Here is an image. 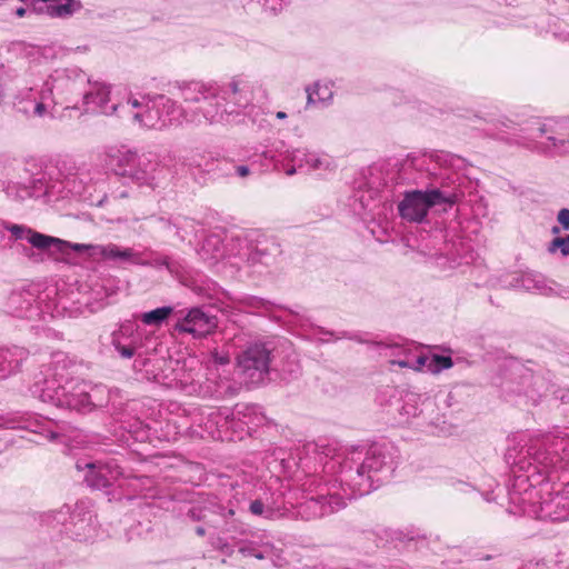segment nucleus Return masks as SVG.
Returning a JSON list of instances; mask_svg holds the SVG:
<instances>
[{
  "label": "nucleus",
  "instance_id": "f257e3e1",
  "mask_svg": "<svg viewBox=\"0 0 569 569\" xmlns=\"http://www.w3.org/2000/svg\"><path fill=\"white\" fill-rule=\"evenodd\" d=\"M512 481L508 486V512L533 519L569 520V482L559 491L538 489L569 466V433L562 430L536 435L525 447L508 448L505 455Z\"/></svg>",
  "mask_w": 569,
  "mask_h": 569
},
{
  "label": "nucleus",
  "instance_id": "f03ea898",
  "mask_svg": "<svg viewBox=\"0 0 569 569\" xmlns=\"http://www.w3.org/2000/svg\"><path fill=\"white\" fill-rule=\"evenodd\" d=\"M71 362L63 352H56L43 371V378L31 388L34 397L60 409L90 412L94 405L87 385L70 377Z\"/></svg>",
  "mask_w": 569,
  "mask_h": 569
},
{
  "label": "nucleus",
  "instance_id": "7ed1b4c3",
  "mask_svg": "<svg viewBox=\"0 0 569 569\" xmlns=\"http://www.w3.org/2000/svg\"><path fill=\"white\" fill-rule=\"evenodd\" d=\"M221 97H204L196 107L184 109L186 122L190 123H224L251 104L253 92L251 83L243 77H233L221 84Z\"/></svg>",
  "mask_w": 569,
  "mask_h": 569
},
{
  "label": "nucleus",
  "instance_id": "20e7f679",
  "mask_svg": "<svg viewBox=\"0 0 569 569\" xmlns=\"http://www.w3.org/2000/svg\"><path fill=\"white\" fill-rule=\"evenodd\" d=\"M90 78L79 68L56 70L44 81L39 97L32 103V113L44 117L54 104H66V109H80L78 101L87 89Z\"/></svg>",
  "mask_w": 569,
  "mask_h": 569
},
{
  "label": "nucleus",
  "instance_id": "39448f33",
  "mask_svg": "<svg viewBox=\"0 0 569 569\" xmlns=\"http://www.w3.org/2000/svg\"><path fill=\"white\" fill-rule=\"evenodd\" d=\"M341 486L338 480L323 482L317 476L308 478L302 483V488L310 493L315 492V495L299 503L297 508L298 516L303 520H313L342 509L346 501L338 490Z\"/></svg>",
  "mask_w": 569,
  "mask_h": 569
},
{
  "label": "nucleus",
  "instance_id": "423d86ee",
  "mask_svg": "<svg viewBox=\"0 0 569 569\" xmlns=\"http://www.w3.org/2000/svg\"><path fill=\"white\" fill-rule=\"evenodd\" d=\"M517 143L531 146L550 154H569V119H533L522 130Z\"/></svg>",
  "mask_w": 569,
  "mask_h": 569
},
{
  "label": "nucleus",
  "instance_id": "0eeeda50",
  "mask_svg": "<svg viewBox=\"0 0 569 569\" xmlns=\"http://www.w3.org/2000/svg\"><path fill=\"white\" fill-rule=\"evenodd\" d=\"M465 196L463 190L453 187L447 189H428L426 191L415 190L406 192L398 204L400 217L409 222H422L430 208L446 204L451 208Z\"/></svg>",
  "mask_w": 569,
  "mask_h": 569
},
{
  "label": "nucleus",
  "instance_id": "6e6552de",
  "mask_svg": "<svg viewBox=\"0 0 569 569\" xmlns=\"http://www.w3.org/2000/svg\"><path fill=\"white\" fill-rule=\"evenodd\" d=\"M132 118L143 127L161 130L169 126L181 124L186 121V112L174 100L159 94L149 98L146 110L133 112Z\"/></svg>",
  "mask_w": 569,
  "mask_h": 569
},
{
  "label": "nucleus",
  "instance_id": "1a4fd4ad",
  "mask_svg": "<svg viewBox=\"0 0 569 569\" xmlns=\"http://www.w3.org/2000/svg\"><path fill=\"white\" fill-rule=\"evenodd\" d=\"M387 466L385 450L381 447H371L361 465L356 469L355 477L350 475L351 495L349 499L357 496L370 493L375 488V482L380 481L376 475Z\"/></svg>",
  "mask_w": 569,
  "mask_h": 569
},
{
  "label": "nucleus",
  "instance_id": "9d476101",
  "mask_svg": "<svg viewBox=\"0 0 569 569\" xmlns=\"http://www.w3.org/2000/svg\"><path fill=\"white\" fill-rule=\"evenodd\" d=\"M81 106L87 113L103 116H119V108L123 107L122 101L111 97L109 84L91 80L82 94Z\"/></svg>",
  "mask_w": 569,
  "mask_h": 569
},
{
  "label": "nucleus",
  "instance_id": "9b49d317",
  "mask_svg": "<svg viewBox=\"0 0 569 569\" xmlns=\"http://www.w3.org/2000/svg\"><path fill=\"white\" fill-rule=\"evenodd\" d=\"M68 248H71L74 252H86L88 257L94 260L102 259L113 262L147 264L144 261H142L140 252L134 251L132 248H121L114 243L87 244L69 242Z\"/></svg>",
  "mask_w": 569,
  "mask_h": 569
},
{
  "label": "nucleus",
  "instance_id": "f8f14e48",
  "mask_svg": "<svg viewBox=\"0 0 569 569\" xmlns=\"http://www.w3.org/2000/svg\"><path fill=\"white\" fill-rule=\"evenodd\" d=\"M76 467L79 471L87 470L84 481L92 489H108L121 477H124L123 469L114 459L83 465L78 461Z\"/></svg>",
  "mask_w": 569,
  "mask_h": 569
},
{
  "label": "nucleus",
  "instance_id": "ddd939ff",
  "mask_svg": "<svg viewBox=\"0 0 569 569\" xmlns=\"http://www.w3.org/2000/svg\"><path fill=\"white\" fill-rule=\"evenodd\" d=\"M238 366L252 383L263 381L270 367V350L264 343H252L238 356Z\"/></svg>",
  "mask_w": 569,
  "mask_h": 569
},
{
  "label": "nucleus",
  "instance_id": "4468645a",
  "mask_svg": "<svg viewBox=\"0 0 569 569\" xmlns=\"http://www.w3.org/2000/svg\"><path fill=\"white\" fill-rule=\"evenodd\" d=\"M216 316L210 315L203 308H191L176 325V330L191 335L193 338H203L212 333L217 328Z\"/></svg>",
  "mask_w": 569,
  "mask_h": 569
},
{
  "label": "nucleus",
  "instance_id": "2eb2a0df",
  "mask_svg": "<svg viewBox=\"0 0 569 569\" xmlns=\"http://www.w3.org/2000/svg\"><path fill=\"white\" fill-rule=\"evenodd\" d=\"M179 96L186 103L184 109L196 107L204 97H221L228 99L227 96L221 94V84L217 82H204L200 80L177 82Z\"/></svg>",
  "mask_w": 569,
  "mask_h": 569
},
{
  "label": "nucleus",
  "instance_id": "dca6fc26",
  "mask_svg": "<svg viewBox=\"0 0 569 569\" xmlns=\"http://www.w3.org/2000/svg\"><path fill=\"white\" fill-rule=\"evenodd\" d=\"M57 168L62 178L61 184L66 196H81L86 191L89 178L86 170L77 167L71 160L59 161Z\"/></svg>",
  "mask_w": 569,
  "mask_h": 569
},
{
  "label": "nucleus",
  "instance_id": "f3484780",
  "mask_svg": "<svg viewBox=\"0 0 569 569\" xmlns=\"http://www.w3.org/2000/svg\"><path fill=\"white\" fill-rule=\"evenodd\" d=\"M4 228L9 230L16 239H26L32 247L40 250L54 247L58 251H64L69 244L68 241L37 232L26 226L4 224Z\"/></svg>",
  "mask_w": 569,
  "mask_h": 569
},
{
  "label": "nucleus",
  "instance_id": "a211bd4d",
  "mask_svg": "<svg viewBox=\"0 0 569 569\" xmlns=\"http://www.w3.org/2000/svg\"><path fill=\"white\" fill-rule=\"evenodd\" d=\"M290 158L293 164L286 170L288 176H292L297 170L321 171L331 170L332 167V161L329 156H320L307 149H295Z\"/></svg>",
  "mask_w": 569,
  "mask_h": 569
},
{
  "label": "nucleus",
  "instance_id": "6ab92c4d",
  "mask_svg": "<svg viewBox=\"0 0 569 569\" xmlns=\"http://www.w3.org/2000/svg\"><path fill=\"white\" fill-rule=\"evenodd\" d=\"M111 345L123 359H131L139 347L137 326L131 321L122 322L111 335Z\"/></svg>",
  "mask_w": 569,
  "mask_h": 569
},
{
  "label": "nucleus",
  "instance_id": "aec40b11",
  "mask_svg": "<svg viewBox=\"0 0 569 569\" xmlns=\"http://www.w3.org/2000/svg\"><path fill=\"white\" fill-rule=\"evenodd\" d=\"M138 161V153L126 148L111 147L104 152L103 164L118 176L127 177L131 166Z\"/></svg>",
  "mask_w": 569,
  "mask_h": 569
},
{
  "label": "nucleus",
  "instance_id": "412c9836",
  "mask_svg": "<svg viewBox=\"0 0 569 569\" xmlns=\"http://www.w3.org/2000/svg\"><path fill=\"white\" fill-rule=\"evenodd\" d=\"M93 518L94 516L90 510L77 507L70 515V521L66 525V530L79 541L88 540L94 533Z\"/></svg>",
  "mask_w": 569,
  "mask_h": 569
},
{
  "label": "nucleus",
  "instance_id": "4be33fe9",
  "mask_svg": "<svg viewBox=\"0 0 569 569\" xmlns=\"http://www.w3.org/2000/svg\"><path fill=\"white\" fill-rule=\"evenodd\" d=\"M158 163L150 160L146 156H138V161L131 166V172H128V178L134 181L139 186H148L156 188V168Z\"/></svg>",
  "mask_w": 569,
  "mask_h": 569
},
{
  "label": "nucleus",
  "instance_id": "5701e85b",
  "mask_svg": "<svg viewBox=\"0 0 569 569\" xmlns=\"http://www.w3.org/2000/svg\"><path fill=\"white\" fill-rule=\"evenodd\" d=\"M34 298L30 291H13L7 300V310L18 318H31Z\"/></svg>",
  "mask_w": 569,
  "mask_h": 569
},
{
  "label": "nucleus",
  "instance_id": "b1692460",
  "mask_svg": "<svg viewBox=\"0 0 569 569\" xmlns=\"http://www.w3.org/2000/svg\"><path fill=\"white\" fill-rule=\"evenodd\" d=\"M27 350L20 347H12L0 350V378H7L14 373L23 359L27 358Z\"/></svg>",
  "mask_w": 569,
  "mask_h": 569
},
{
  "label": "nucleus",
  "instance_id": "393cba45",
  "mask_svg": "<svg viewBox=\"0 0 569 569\" xmlns=\"http://www.w3.org/2000/svg\"><path fill=\"white\" fill-rule=\"evenodd\" d=\"M432 402L429 399L422 400L417 393H407L403 398V403L400 408L401 422L408 423L412 418L418 417L423 408L431 407Z\"/></svg>",
  "mask_w": 569,
  "mask_h": 569
},
{
  "label": "nucleus",
  "instance_id": "a878e982",
  "mask_svg": "<svg viewBox=\"0 0 569 569\" xmlns=\"http://www.w3.org/2000/svg\"><path fill=\"white\" fill-rule=\"evenodd\" d=\"M159 222L162 224L163 228L169 229L173 227L176 230V236L181 240H184L189 236L197 233V221L188 217H178L173 222L164 218H159Z\"/></svg>",
  "mask_w": 569,
  "mask_h": 569
},
{
  "label": "nucleus",
  "instance_id": "bb28decb",
  "mask_svg": "<svg viewBox=\"0 0 569 569\" xmlns=\"http://www.w3.org/2000/svg\"><path fill=\"white\" fill-rule=\"evenodd\" d=\"M237 547L243 557H253L259 560L268 558L273 550L270 543H258L251 540H240L237 542Z\"/></svg>",
  "mask_w": 569,
  "mask_h": 569
},
{
  "label": "nucleus",
  "instance_id": "cd10ccee",
  "mask_svg": "<svg viewBox=\"0 0 569 569\" xmlns=\"http://www.w3.org/2000/svg\"><path fill=\"white\" fill-rule=\"evenodd\" d=\"M418 369L422 367H427L430 372L438 373L445 369H449L453 366V361L448 356L442 355H432L428 356H419L417 358Z\"/></svg>",
  "mask_w": 569,
  "mask_h": 569
},
{
  "label": "nucleus",
  "instance_id": "c85d7f7f",
  "mask_svg": "<svg viewBox=\"0 0 569 569\" xmlns=\"http://www.w3.org/2000/svg\"><path fill=\"white\" fill-rule=\"evenodd\" d=\"M173 312V308L170 306H163L151 311L143 312L139 316L141 322L146 326L158 327L163 323L169 316Z\"/></svg>",
  "mask_w": 569,
  "mask_h": 569
},
{
  "label": "nucleus",
  "instance_id": "c756f323",
  "mask_svg": "<svg viewBox=\"0 0 569 569\" xmlns=\"http://www.w3.org/2000/svg\"><path fill=\"white\" fill-rule=\"evenodd\" d=\"M333 92L329 84L316 82L312 88H307L308 104L326 103L332 99Z\"/></svg>",
  "mask_w": 569,
  "mask_h": 569
},
{
  "label": "nucleus",
  "instance_id": "7c9ffc66",
  "mask_svg": "<svg viewBox=\"0 0 569 569\" xmlns=\"http://www.w3.org/2000/svg\"><path fill=\"white\" fill-rule=\"evenodd\" d=\"M518 283L521 288L527 291L536 290L540 293H546L547 286L545 283V279L541 274L526 272L519 279Z\"/></svg>",
  "mask_w": 569,
  "mask_h": 569
},
{
  "label": "nucleus",
  "instance_id": "2f4dec72",
  "mask_svg": "<svg viewBox=\"0 0 569 569\" xmlns=\"http://www.w3.org/2000/svg\"><path fill=\"white\" fill-rule=\"evenodd\" d=\"M257 410H258L257 406L246 405V406H242L241 409L237 410V415L238 416L242 415V417L244 419H247V420H244L246 425H250V423L259 425L263 420V417H262V415L258 413Z\"/></svg>",
  "mask_w": 569,
  "mask_h": 569
},
{
  "label": "nucleus",
  "instance_id": "473e14b6",
  "mask_svg": "<svg viewBox=\"0 0 569 569\" xmlns=\"http://www.w3.org/2000/svg\"><path fill=\"white\" fill-rule=\"evenodd\" d=\"M560 250L562 256H569V234L566 237H556L548 246V252L555 253Z\"/></svg>",
  "mask_w": 569,
  "mask_h": 569
},
{
  "label": "nucleus",
  "instance_id": "72a5a7b5",
  "mask_svg": "<svg viewBox=\"0 0 569 569\" xmlns=\"http://www.w3.org/2000/svg\"><path fill=\"white\" fill-rule=\"evenodd\" d=\"M249 510L254 516H262L268 519L274 515V510L272 508L266 507L264 503L259 499L251 501Z\"/></svg>",
  "mask_w": 569,
  "mask_h": 569
},
{
  "label": "nucleus",
  "instance_id": "f704fd0d",
  "mask_svg": "<svg viewBox=\"0 0 569 569\" xmlns=\"http://www.w3.org/2000/svg\"><path fill=\"white\" fill-rule=\"evenodd\" d=\"M262 4L264 11H269L272 14L281 11L288 3L289 0H256Z\"/></svg>",
  "mask_w": 569,
  "mask_h": 569
},
{
  "label": "nucleus",
  "instance_id": "c9c22d12",
  "mask_svg": "<svg viewBox=\"0 0 569 569\" xmlns=\"http://www.w3.org/2000/svg\"><path fill=\"white\" fill-rule=\"evenodd\" d=\"M220 244L221 243H220V240L218 237H214V236L208 237L204 240L201 250H202V252H207V251H209L210 248H213V254L211 258L218 259V258L222 257V251L220 249Z\"/></svg>",
  "mask_w": 569,
  "mask_h": 569
},
{
  "label": "nucleus",
  "instance_id": "e433bc0d",
  "mask_svg": "<svg viewBox=\"0 0 569 569\" xmlns=\"http://www.w3.org/2000/svg\"><path fill=\"white\" fill-rule=\"evenodd\" d=\"M241 302L243 306L254 310H268L270 305L264 299L258 297H247L242 299Z\"/></svg>",
  "mask_w": 569,
  "mask_h": 569
},
{
  "label": "nucleus",
  "instance_id": "4c0bfd02",
  "mask_svg": "<svg viewBox=\"0 0 569 569\" xmlns=\"http://www.w3.org/2000/svg\"><path fill=\"white\" fill-rule=\"evenodd\" d=\"M146 103L147 101L144 102L132 97V96H129L126 100V103L122 102V108H119V111L118 113H128L127 110L129 109V107L133 108V109H139L140 112H143L146 110Z\"/></svg>",
  "mask_w": 569,
  "mask_h": 569
},
{
  "label": "nucleus",
  "instance_id": "58836bf2",
  "mask_svg": "<svg viewBox=\"0 0 569 569\" xmlns=\"http://www.w3.org/2000/svg\"><path fill=\"white\" fill-rule=\"evenodd\" d=\"M123 478L129 480L128 486L131 487L134 491H140L142 487L146 485H151L152 482L149 477H129L124 475Z\"/></svg>",
  "mask_w": 569,
  "mask_h": 569
},
{
  "label": "nucleus",
  "instance_id": "ea45409f",
  "mask_svg": "<svg viewBox=\"0 0 569 569\" xmlns=\"http://www.w3.org/2000/svg\"><path fill=\"white\" fill-rule=\"evenodd\" d=\"M268 254V248L267 247H256L252 249L248 256V260L252 263L261 262L262 258Z\"/></svg>",
  "mask_w": 569,
  "mask_h": 569
},
{
  "label": "nucleus",
  "instance_id": "a19ab883",
  "mask_svg": "<svg viewBox=\"0 0 569 569\" xmlns=\"http://www.w3.org/2000/svg\"><path fill=\"white\" fill-rule=\"evenodd\" d=\"M211 359L213 360L214 363L221 365V366L228 365L230 362L229 353L228 352H220L217 349H214L211 352Z\"/></svg>",
  "mask_w": 569,
  "mask_h": 569
},
{
  "label": "nucleus",
  "instance_id": "79ce46f5",
  "mask_svg": "<svg viewBox=\"0 0 569 569\" xmlns=\"http://www.w3.org/2000/svg\"><path fill=\"white\" fill-rule=\"evenodd\" d=\"M558 222L565 230H569V209L563 208L558 212Z\"/></svg>",
  "mask_w": 569,
  "mask_h": 569
},
{
  "label": "nucleus",
  "instance_id": "37998d69",
  "mask_svg": "<svg viewBox=\"0 0 569 569\" xmlns=\"http://www.w3.org/2000/svg\"><path fill=\"white\" fill-rule=\"evenodd\" d=\"M452 487L457 491L463 492V493H467V492H470L473 490V487L470 483L465 482L462 480H457V481L452 482Z\"/></svg>",
  "mask_w": 569,
  "mask_h": 569
},
{
  "label": "nucleus",
  "instance_id": "c03bdc74",
  "mask_svg": "<svg viewBox=\"0 0 569 569\" xmlns=\"http://www.w3.org/2000/svg\"><path fill=\"white\" fill-rule=\"evenodd\" d=\"M453 187H458L462 190L461 186L459 183H456L455 180H451V179H443L441 181V184L440 187H437L436 189H447V190H450L452 189Z\"/></svg>",
  "mask_w": 569,
  "mask_h": 569
},
{
  "label": "nucleus",
  "instance_id": "a18cd8bd",
  "mask_svg": "<svg viewBox=\"0 0 569 569\" xmlns=\"http://www.w3.org/2000/svg\"><path fill=\"white\" fill-rule=\"evenodd\" d=\"M153 266L156 267H166V268H169V258L168 257H162V258H158L153 261L152 263Z\"/></svg>",
  "mask_w": 569,
  "mask_h": 569
},
{
  "label": "nucleus",
  "instance_id": "49530a36",
  "mask_svg": "<svg viewBox=\"0 0 569 569\" xmlns=\"http://www.w3.org/2000/svg\"><path fill=\"white\" fill-rule=\"evenodd\" d=\"M249 167L247 166H237L236 167V173L239 176V177H247L249 174Z\"/></svg>",
  "mask_w": 569,
  "mask_h": 569
},
{
  "label": "nucleus",
  "instance_id": "de8ad7c7",
  "mask_svg": "<svg viewBox=\"0 0 569 569\" xmlns=\"http://www.w3.org/2000/svg\"><path fill=\"white\" fill-rule=\"evenodd\" d=\"M68 513H69V510H66V511L60 510V511H58V512H57V515H56V517H54V518H58V519H57V521H58V522L64 523V518H66V516H67Z\"/></svg>",
  "mask_w": 569,
  "mask_h": 569
},
{
  "label": "nucleus",
  "instance_id": "09e8293b",
  "mask_svg": "<svg viewBox=\"0 0 569 569\" xmlns=\"http://www.w3.org/2000/svg\"><path fill=\"white\" fill-rule=\"evenodd\" d=\"M234 513H236V512H234V510H233L232 508H229L228 510H226V511L222 513V516H223V518H226V519H227V518H230V517L234 516Z\"/></svg>",
  "mask_w": 569,
  "mask_h": 569
},
{
  "label": "nucleus",
  "instance_id": "8fccbe9b",
  "mask_svg": "<svg viewBox=\"0 0 569 569\" xmlns=\"http://www.w3.org/2000/svg\"><path fill=\"white\" fill-rule=\"evenodd\" d=\"M221 551L227 553V555H231L232 553V549L229 545L224 543L222 547H221Z\"/></svg>",
  "mask_w": 569,
  "mask_h": 569
},
{
  "label": "nucleus",
  "instance_id": "3c124183",
  "mask_svg": "<svg viewBox=\"0 0 569 569\" xmlns=\"http://www.w3.org/2000/svg\"><path fill=\"white\" fill-rule=\"evenodd\" d=\"M26 12H27V10H26L24 8H22V7H21V8H18V9L16 10V14H17L19 18L24 17Z\"/></svg>",
  "mask_w": 569,
  "mask_h": 569
},
{
  "label": "nucleus",
  "instance_id": "603ef678",
  "mask_svg": "<svg viewBox=\"0 0 569 569\" xmlns=\"http://www.w3.org/2000/svg\"><path fill=\"white\" fill-rule=\"evenodd\" d=\"M196 533H197L198 536H201V537H202V536H204V535H206V530H204V528H203V527L199 526V527H197V528H196Z\"/></svg>",
  "mask_w": 569,
  "mask_h": 569
},
{
  "label": "nucleus",
  "instance_id": "864d4df0",
  "mask_svg": "<svg viewBox=\"0 0 569 569\" xmlns=\"http://www.w3.org/2000/svg\"><path fill=\"white\" fill-rule=\"evenodd\" d=\"M276 117H277L278 119H286V118H287V113H286V112H283V111H278V112L276 113Z\"/></svg>",
  "mask_w": 569,
  "mask_h": 569
},
{
  "label": "nucleus",
  "instance_id": "5fc2aeb1",
  "mask_svg": "<svg viewBox=\"0 0 569 569\" xmlns=\"http://www.w3.org/2000/svg\"><path fill=\"white\" fill-rule=\"evenodd\" d=\"M485 499L490 502V501H493L496 498L492 497L491 493L488 492V493H486Z\"/></svg>",
  "mask_w": 569,
  "mask_h": 569
},
{
  "label": "nucleus",
  "instance_id": "6e6d98bb",
  "mask_svg": "<svg viewBox=\"0 0 569 569\" xmlns=\"http://www.w3.org/2000/svg\"><path fill=\"white\" fill-rule=\"evenodd\" d=\"M397 363L402 368L409 367V363L407 361H398Z\"/></svg>",
  "mask_w": 569,
  "mask_h": 569
},
{
  "label": "nucleus",
  "instance_id": "4d7b16f0",
  "mask_svg": "<svg viewBox=\"0 0 569 569\" xmlns=\"http://www.w3.org/2000/svg\"><path fill=\"white\" fill-rule=\"evenodd\" d=\"M559 232H560L559 227H557V226L552 227V233H559Z\"/></svg>",
  "mask_w": 569,
  "mask_h": 569
},
{
  "label": "nucleus",
  "instance_id": "13d9d810",
  "mask_svg": "<svg viewBox=\"0 0 569 569\" xmlns=\"http://www.w3.org/2000/svg\"><path fill=\"white\" fill-rule=\"evenodd\" d=\"M190 516H191L192 519H198L197 515H194V512H192V511L190 512Z\"/></svg>",
  "mask_w": 569,
  "mask_h": 569
},
{
  "label": "nucleus",
  "instance_id": "bf43d9fd",
  "mask_svg": "<svg viewBox=\"0 0 569 569\" xmlns=\"http://www.w3.org/2000/svg\"><path fill=\"white\" fill-rule=\"evenodd\" d=\"M531 378H532V377H531V375H527V376H526V379H527V380H531Z\"/></svg>",
  "mask_w": 569,
  "mask_h": 569
}]
</instances>
